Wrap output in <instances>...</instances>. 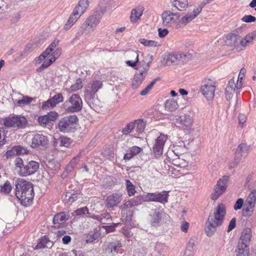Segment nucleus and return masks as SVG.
I'll list each match as a JSON object with an SVG mask.
<instances>
[{"label":"nucleus","instance_id":"obj_12","mask_svg":"<svg viewBox=\"0 0 256 256\" xmlns=\"http://www.w3.org/2000/svg\"><path fill=\"white\" fill-rule=\"evenodd\" d=\"M214 84L208 80L201 86L200 90L208 101H211L214 97L215 91Z\"/></svg>","mask_w":256,"mask_h":256},{"label":"nucleus","instance_id":"obj_34","mask_svg":"<svg viewBox=\"0 0 256 256\" xmlns=\"http://www.w3.org/2000/svg\"><path fill=\"white\" fill-rule=\"evenodd\" d=\"M164 106L165 110L169 112H174L178 107L176 100L173 98L167 100Z\"/></svg>","mask_w":256,"mask_h":256},{"label":"nucleus","instance_id":"obj_16","mask_svg":"<svg viewBox=\"0 0 256 256\" xmlns=\"http://www.w3.org/2000/svg\"><path fill=\"white\" fill-rule=\"evenodd\" d=\"M168 136L160 134L156 140L153 146V150L156 156H160L162 154L164 146Z\"/></svg>","mask_w":256,"mask_h":256},{"label":"nucleus","instance_id":"obj_44","mask_svg":"<svg viewBox=\"0 0 256 256\" xmlns=\"http://www.w3.org/2000/svg\"><path fill=\"white\" fill-rule=\"evenodd\" d=\"M130 54L136 58V60L134 62H132V60H128L126 63L129 66H131L132 68H134L137 63L138 62V54L135 51H132L130 52Z\"/></svg>","mask_w":256,"mask_h":256},{"label":"nucleus","instance_id":"obj_10","mask_svg":"<svg viewBox=\"0 0 256 256\" xmlns=\"http://www.w3.org/2000/svg\"><path fill=\"white\" fill-rule=\"evenodd\" d=\"M116 4L115 0H101L96 10L103 16L106 12H110Z\"/></svg>","mask_w":256,"mask_h":256},{"label":"nucleus","instance_id":"obj_9","mask_svg":"<svg viewBox=\"0 0 256 256\" xmlns=\"http://www.w3.org/2000/svg\"><path fill=\"white\" fill-rule=\"evenodd\" d=\"M228 178L229 176H224L218 181L216 184L214 186V192L210 195L212 200H216L226 190Z\"/></svg>","mask_w":256,"mask_h":256},{"label":"nucleus","instance_id":"obj_45","mask_svg":"<svg viewBox=\"0 0 256 256\" xmlns=\"http://www.w3.org/2000/svg\"><path fill=\"white\" fill-rule=\"evenodd\" d=\"M158 80V78H155L154 80L150 84H148L146 87L140 93V94L141 96H146L148 94V93L150 92V90H152V88L153 87L154 85L156 83V82Z\"/></svg>","mask_w":256,"mask_h":256},{"label":"nucleus","instance_id":"obj_11","mask_svg":"<svg viewBox=\"0 0 256 256\" xmlns=\"http://www.w3.org/2000/svg\"><path fill=\"white\" fill-rule=\"evenodd\" d=\"M162 24L164 26H170L179 18V13L166 10L162 14Z\"/></svg>","mask_w":256,"mask_h":256},{"label":"nucleus","instance_id":"obj_4","mask_svg":"<svg viewBox=\"0 0 256 256\" xmlns=\"http://www.w3.org/2000/svg\"><path fill=\"white\" fill-rule=\"evenodd\" d=\"M88 4L89 2L88 0H80L78 2L64 26V30H68L72 28L84 13L86 10L88 8Z\"/></svg>","mask_w":256,"mask_h":256},{"label":"nucleus","instance_id":"obj_58","mask_svg":"<svg viewBox=\"0 0 256 256\" xmlns=\"http://www.w3.org/2000/svg\"><path fill=\"white\" fill-rule=\"evenodd\" d=\"M74 213L76 215L80 216L85 214H86L88 213V210L86 207H84L80 208H78L74 211Z\"/></svg>","mask_w":256,"mask_h":256},{"label":"nucleus","instance_id":"obj_56","mask_svg":"<svg viewBox=\"0 0 256 256\" xmlns=\"http://www.w3.org/2000/svg\"><path fill=\"white\" fill-rule=\"evenodd\" d=\"M242 20L245 22H255L256 18L252 15H246L242 18Z\"/></svg>","mask_w":256,"mask_h":256},{"label":"nucleus","instance_id":"obj_63","mask_svg":"<svg viewBox=\"0 0 256 256\" xmlns=\"http://www.w3.org/2000/svg\"><path fill=\"white\" fill-rule=\"evenodd\" d=\"M46 116L50 122H52L56 119L58 116V114L55 112H49L48 114H46Z\"/></svg>","mask_w":256,"mask_h":256},{"label":"nucleus","instance_id":"obj_35","mask_svg":"<svg viewBox=\"0 0 256 256\" xmlns=\"http://www.w3.org/2000/svg\"><path fill=\"white\" fill-rule=\"evenodd\" d=\"M70 144V138L65 136H60L58 138L56 139L54 142L55 146L59 145L62 146L68 147Z\"/></svg>","mask_w":256,"mask_h":256},{"label":"nucleus","instance_id":"obj_22","mask_svg":"<svg viewBox=\"0 0 256 256\" xmlns=\"http://www.w3.org/2000/svg\"><path fill=\"white\" fill-rule=\"evenodd\" d=\"M168 192L163 191L161 192L152 193V202H158L162 204H166L168 202Z\"/></svg>","mask_w":256,"mask_h":256},{"label":"nucleus","instance_id":"obj_54","mask_svg":"<svg viewBox=\"0 0 256 256\" xmlns=\"http://www.w3.org/2000/svg\"><path fill=\"white\" fill-rule=\"evenodd\" d=\"M14 147L16 151V154L17 155L26 154L28 153V150L21 146H16Z\"/></svg>","mask_w":256,"mask_h":256},{"label":"nucleus","instance_id":"obj_21","mask_svg":"<svg viewBox=\"0 0 256 256\" xmlns=\"http://www.w3.org/2000/svg\"><path fill=\"white\" fill-rule=\"evenodd\" d=\"M147 74V70H139V72L134 74L132 82V86L134 88H138L144 80Z\"/></svg>","mask_w":256,"mask_h":256},{"label":"nucleus","instance_id":"obj_42","mask_svg":"<svg viewBox=\"0 0 256 256\" xmlns=\"http://www.w3.org/2000/svg\"><path fill=\"white\" fill-rule=\"evenodd\" d=\"M33 98L30 97L28 96H23L22 100H16V102L18 106H22L25 104H30Z\"/></svg>","mask_w":256,"mask_h":256},{"label":"nucleus","instance_id":"obj_14","mask_svg":"<svg viewBox=\"0 0 256 256\" xmlns=\"http://www.w3.org/2000/svg\"><path fill=\"white\" fill-rule=\"evenodd\" d=\"M31 147L34 148L46 147L48 144L46 136L42 134H36L32 138Z\"/></svg>","mask_w":256,"mask_h":256},{"label":"nucleus","instance_id":"obj_3","mask_svg":"<svg viewBox=\"0 0 256 256\" xmlns=\"http://www.w3.org/2000/svg\"><path fill=\"white\" fill-rule=\"evenodd\" d=\"M102 86V82L96 80L88 84L86 88L84 99L92 108H94L98 103L96 93Z\"/></svg>","mask_w":256,"mask_h":256},{"label":"nucleus","instance_id":"obj_2","mask_svg":"<svg viewBox=\"0 0 256 256\" xmlns=\"http://www.w3.org/2000/svg\"><path fill=\"white\" fill-rule=\"evenodd\" d=\"M16 196L21 201L29 202L34 196L33 185L26 181H18L16 185Z\"/></svg>","mask_w":256,"mask_h":256},{"label":"nucleus","instance_id":"obj_64","mask_svg":"<svg viewBox=\"0 0 256 256\" xmlns=\"http://www.w3.org/2000/svg\"><path fill=\"white\" fill-rule=\"evenodd\" d=\"M247 198L256 202V189H254L250 192Z\"/></svg>","mask_w":256,"mask_h":256},{"label":"nucleus","instance_id":"obj_30","mask_svg":"<svg viewBox=\"0 0 256 256\" xmlns=\"http://www.w3.org/2000/svg\"><path fill=\"white\" fill-rule=\"evenodd\" d=\"M94 218L98 220L102 224L107 225L112 223V219L108 213H104L100 216H94Z\"/></svg>","mask_w":256,"mask_h":256},{"label":"nucleus","instance_id":"obj_13","mask_svg":"<svg viewBox=\"0 0 256 256\" xmlns=\"http://www.w3.org/2000/svg\"><path fill=\"white\" fill-rule=\"evenodd\" d=\"M122 246L120 240L108 239L105 243V250L108 254H118L119 249Z\"/></svg>","mask_w":256,"mask_h":256},{"label":"nucleus","instance_id":"obj_28","mask_svg":"<svg viewBox=\"0 0 256 256\" xmlns=\"http://www.w3.org/2000/svg\"><path fill=\"white\" fill-rule=\"evenodd\" d=\"M80 194V192L78 190L66 192L64 196H63V201L65 204H72L77 200Z\"/></svg>","mask_w":256,"mask_h":256},{"label":"nucleus","instance_id":"obj_8","mask_svg":"<svg viewBox=\"0 0 256 256\" xmlns=\"http://www.w3.org/2000/svg\"><path fill=\"white\" fill-rule=\"evenodd\" d=\"M26 120L24 116H12L3 118L1 122L6 127H18L22 128L26 123Z\"/></svg>","mask_w":256,"mask_h":256},{"label":"nucleus","instance_id":"obj_26","mask_svg":"<svg viewBox=\"0 0 256 256\" xmlns=\"http://www.w3.org/2000/svg\"><path fill=\"white\" fill-rule=\"evenodd\" d=\"M250 245L238 243L235 250L236 256H248L250 254Z\"/></svg>","mask_w":256,"mask_h":256},{"label":"nucleus","instance_id":"obj_38","mask_svg":"<svg viewBox=\"0 0 256 256\" xmlns=\"http://www.w3.org/2000/svg\"><path fill=\"white\" fill-rule=\"evenodd\" d=\"M139 42L146 46L156 47L160 46V44L158 42L152 40H148L145 38L140 39Z\"/></svg>","mask_w":256,"mask_h":256},{"label":"nucleus","instance_id":"obj_51","mask_svg":"<svg viewBox=\"0 0 256 256\" xmlns=\"http://www.w3.org/2000/svg\"><path fill=\"white\" fill-rule=\"evenodd\" d=\"M55 106L52 100L48 99L47 101L44 102L42 106V109L43 110H48Z\"/></svg>","mask_w":256,"mask_h":256},{"label":"nucleus","instance_id":"obj_50","mask_svg":"<svg viewBox=\"0 0 256 256\" xmlns=\"http://www.w3.org/2000/svg\"><path fill=\"white\" fill-rule=\"evenodd\" d=\"M254 208V207L244 206L242 215L244 216H250L253 212Z\"/></svg>","mask_w":256,"mask_h":256},{"label":"nucleus","instance_id":"obj_27","mask_svg":"<svg viewBox=\"0 0 256 256\" xmlns=\"http://www.w3.org/2000/svg\"><path fill=\"white\" fill-rule=\"evenodd\" d=\"M144 10L142 6H138L132 9L130 16V21L132 23H136L139 20L143 14Z\"/></svg>","mask_w":256,"mask_h":256},{"label":"nucleus","instance_id":"obj_18","mask_svg":"<svg viewBox=\"0 0 256 256\" xmlns=\"http://www.w3.org/2000/svg\"><path fill=\"white\" fill-rule=\"evenodd\" d=\"M149 215L151 225L152 226H158L162 218V214L160 212V209L156 208L151 210Z\"/></svg>","mask_w":256,"mask_h":256},{"label":"nucleus","instance_id":"obj_53","mask_svg":"<svg viewBox=\"0 0 256 256\" xmlns=\"http://www.w3.org/2000/svg\"><path fill=\"white\" fill-rule=\"evenodd\" d=\"M172 164L177 166L184 167L186 162L184 160L178 157L172 160Z\"/></svg>","mask_w":256,"mask_h":256},{"label":"nucleus","instance_id":"obj_32","mask_svg":"<svg viewBox=\"0 0 256 256\" xmlns=\"http://www.w3.org/2000/svg\"><path fill=\"white\" fill-rule=\"evenodd\" d=\"M142 149L138 146H134L130 148L124 154V160H130L133 156L139 154Z\"/></svg>","mask_w":256,"mask_h":256},{"label":"nucleus","instance_id":"obj_62","mask_svg":"<svg viewBox=\"0 0 256 256\" xmlns=\"http://www.w3.org/2000/svg\"><path fill=\"white\" fill-rule=\"evenodd\" d=\"M98 237V233L90 235L89 236H87L86 242L87 243H91L96 240Z\"/></svg>","mask_w":256,"mask_h":256},{"label":"nucleus","instance_id":"obj_60","mask_svg":"<svg viewBox=\"0 0 256 256\" xmlns=\"http://www.w3.org/2000/svg\"><path fill=\"white\" fill-rule=\"evenodd\" d=\"M8 8V0H0V13H2Z\"/></svg>","mask_w":256,"mask_h":256},{"label":"nucleus","instance_id":"obj_48","mask_svg":"<svg viewBox=\"0 0 256 256\" xmlns=\"http://www.w3.org/2000/svg\"><path fill=\"white\" fill-rule=\"evenodd\" d=\"M135 127L136 126L134 122L129 123L122 129V132L124 134H128L130 133Z\"/></svg>","mask_w":256,"mask_h":256},{"label":"nucleus","instance_id":"obj_33","mask_svg":"<svg viewBox=\"0 0 256 256\" xmlns=\"http://www.w3.org/2000/svg\"><path fill=\"white\" fill-rule=\"evenodd\" d=\"M250 149V146H248L245 143H242L238 146L235 154L238 157V159H240L242 156L243 154L246 153L248 152Z\"/></svg>","mask_w":256,"mask_h":256},{"label":"nucleus","instance_id":"obj_17","mask_svg":"<svg viewBox=\"0 0 256 256\" xmlns=\"http://www.w3.org/2000/svg\"><path fill=\"white\" fill-rule=\"evenodd\" d=\"M102 17V16L96 10L94 14L89 16L86 20L84 22L87 23L86 24H88L89 27L94 30L96 26L100 23Z\"/></svg>","mask_w":256,"mask_h":256},{"label":"nucleus","instance_id":"obj_7","mask_svg":"<svg viewBox=\"0 0 256 256\" xmlns=\"http://www.w3.org/2000/svg\"><path fill=\"white\" fill-rule=\"evenodd\" d=\"M65 108L70 112H78L82 107V102L78 94H73L68 100L64 102Z\"/></svg>","mask_w":256,"mask_h":256},{"label":"nucleus","instance_id":"obj_46","mask_svg":"<svg viewBox=\"0 0 256 256\" xmlns=\"http://www.w3.org/2000/svg\"><path fill=\"white\" fill-rule=\"evenodd\" d=\"M0 191L1 192L5 194H9L12 189V186H11L10 182L8 181H6L2 186H0Z\"/></svg>","mask_w":256,"mask_h":256},{"label":"nucleus","instance_id":"obj_40","mask_svg":"<svg viewBox=\"0 0 256 256\" xmlns=\"http://www.w3.org/2000/svg\"><path fill=\"white\" fill-rule=\"evenodd\" d=\"M126 184L128 195L130 196H134L136 192L135 190V186L128 180H126Z\"/></svg>","mask_w":256,"mask_h":256},{"label":"nucleus","instance_id":"obj_59","mask_svg":"<svg viewBox=\"0 0 256 256\" xmlns=\"http://www.w3.org/2000/svg\"><path fill=\"white\" fill-rule=\"evenodd\" d=\"M195 242H196L195 238H190L187 244V246H186V248H188L194 252V247L196 246Z\"/></svg>","mask_w":256,"mask_h":256},{"label":"nucleus","instance_id":"obj_36","mask_svg":"<svg viewBox=\"0 0 256 256\" xmlns=\"http://www.w3.org/2000/svg\"><path fill=\"white\" fill-rule=\"evenodd\" d=\"M86 24L87 23H86L84 22L80 26L78 32V34L80 36L84 34H88L94 32V30L92 28H91L89 27V26Z\"/></svg>","mask_w":256,"mask_h":256},{"label":"nucleus","instance_id":"obj_52","mask_svg":"<svg viewBox=\"0 0 256 256\" xmlns=\"http://www.w3.org/2000/svg\"><path fill=\"white\" fill-rule=\"evenodd\" d=\"M82 80H78L74 84L71 86L70 90L72 92H76L82 88Z\"/></svg>","mask_w":256,"mask_h":256},{"label":"nucleus","instance_id":"obj_15","mask_svg":"<svg viewBox=\"0 0 256 256\" xmlns=\"http://www.w3.org/2000/svg\"><path fill=\"white\" fill-rule=\"evenodd\" d=\"M192 12L193 14H188L182 17L176 24V28H180L186 26L200 14V10L199 8L194 9Z\"/></svg>","mask_w":256,"mask_h":256},{"label":"nucleus","instance_id":"obj_31","mask_svg":"<svg viewBox=\"0 0 256 256\" xmlns=\"http://www.w3.org/2000/svg\"><path fill=\"white\" fill-rule=\"evenodd\" d=\"M26 160H22V159L20 157H17L14 160V164L16 166V168L17 171L18 172V174L20 176H24V168H25L26 166Z\"/></svg>","mask_w":256,"mask_h":256},{"label":"nucleus","instance_id":"obj_29","mask_svg":"<svg viewBox=\"0 0 256 256\" xmlns=\"http://www.w3.org/2000/svg\"><path fill=\"white\" fill-rule=\"evenodd\" d=\"M168 4L176 10L182 11L188 6L187 0H168Z\"/></svg>","mask_w":256,"mask_h":256},{"label":"nucleus","instance_id":"obj_25","mask_svg":"<svg viewBox=\"0 0 256 256\" xmlns=\"http://www.w3.org/2000/svg\"><path fill=\"white\" fill-rule=\"evenodd\" d=\"M70 215L65 212H62L56 214L53 218V223L56 226L64 224L70 218Z\"/></svg>","mask_w":256,"mask_h":256},{"label":"nucleus","instance_id":"obj_23","mask_svg":"<svg viewBox=\"0 0 256 256\" xmlns=\"http://www.w3.org/2000/svg\"><path fill=\"white\" fill-rule=\"evenodd\" d=\"M122 200L121 195L118 194H113L107 197L106 205L108 208H113L117 206Z\"/></svg>","mask_w":256,"mask_h":256},{"label":"nucleus","instance_id":"obj_61","mask_svg":"<svg viewBox=\"0 0 256 256\" xmlns=\"http://www.w3.org/2000/svg\"><path fill=\"white\" fill-rule=\"evenodd\" d=\"M243 204H244L243 199L242 198H238L236 200V202L234 206V209L235 210H238L241 209L243 206Z\"/></svg>","mask_w":256,"mask_h":256},{"label":"nucleus","instance_id":"obj_49","mask_svg":"<svg viewBox=\"0 0 256 256\" xmlns=\"http://www.w3.org/2000/svg\"><path fill=\"white\" fill-rule=\"evenodd\" d=\"M236 88V84L234 80H230L226 88V92H234Z\"/></svg>","mask_w":256,"mask_h":256},{"label":"nucleus","instance_id":"obj_47","mask_svg":"<svg viewBox=\"0 0 256 256\" xmlns=\"http://www.w3.org/2000/svg\"><path fill=\"white\" fill-rule=\"evenodd\" d=\"M38 122L39 124L42 126L48 125L51 122L46 115L40 116L38 118Z\"/></svg>","mask_w":256,"mask_h":256},{"label":"nucleus","instance_id":"obj_6","mask_svg":"<svg viewBox=\"0 0 256 256\" xmlns=\"http://www.w3.org/2000/svg\"><path fill=\"white\" fill-rule=\"evenodd\" d=\"M78 120V118L75 115L64 117L58 122V128L63 132H69L74 131Z\"/></svg>","mask_w":256,"mask_h":256},{"label":"nucleus","instance_id":"obj_20","mask_svg":"<svg viewBox=\"0 0 256 256\" xmlns=\"http://www.w3.org/2000/svg\"><path fill=\"white\" fill-rule=\"evenodd\" d=\"M176 117V120H179L180 124L188 128L192 127L193 123V120L192 117L190 116V112H187L182 116H177Z\"/></svg>","mask_w":256,"mask_h":256},{"label":"nucleus","instance_id":"obj_19","mask_svg":"<svg viewBox=\"0 0 256 256\" xmlns=\"http://www.w3.org/2000/svg\"><path fill=\"white\" fill-rule=\"evenodd\" d=\"M25 168H24V176H30L34 174L36 172L39 168L38 162L30 160V162L26 161Z\"/></svg>","mask_w":256,"mask_h":256},{"label":"nucleus","instance_id":"obj_43","mask_svg":"<svg viewBox=\"0 0 256 256\" xmlns=\"http://www.w3.org/2000/svg\"><path fill=\"white\" fill-rule=\"evenodd\" d=\"M80 155L78 154L74 158L69 162L68 164L66 167V170L68 171H72L74 166L78 164L80 160Z\"/></svg>","mask_w":256,"mask_h":256},{"label":"nucleus","instance_id":"obj_55","mask_svg":"<svg viewBox=\"0 0 256 256\" xmlns=\"http://www.w3.org/2000/svg\"><path fill=\"white\" fill-rule=\"evenodd\" d=\"M50 100L56 106L58 104L62 101L63 97L61 94H58L54 96Z\"/></svg>","mask_w":256,"mask_h":256},{"label":"nucleus","instance_id":"obj_24","mask_svg":"<svg viewBox=\"0 0 256 256\" xmlns=\"http://www.w3.org/2000/svg\"><path fill=\"white\" fill-rule=\"evenodd\" d=\"M252 237V230L250 228H245L242 232L238 243L250 245Z\"/></svg>","mask_w":256,"mask_h":256},{"label":"nucleus","instance_id":"obj_57","mask_svg":"<svg viewBox=\"0 0 256 256\" xmlns=\"http://www.w3.org/2000/svg\"><path fill=\"white\" fill-rule=\"evenodd\" d=\"M141 202H152V193H148L146 194L139 195Z\"/></svg>","mask_w":256,"mask_h":256},{"label":"nucleus","instance_id":"obj_1","mask_svg":"<svg viewBox=\"0 0 256 256\" xmlns=\"http://www.w3.org/2000/svg\"><path fill=\"white\" fill-rule=\"evenodd\" d=\"M226 214V206L222 203L217 206L213 213L210 214L205 228L207 236H212L216 230V228L222 224Z\"/></svg>","mask_w":256,"mask_h":256},{"label":"nucleus","instance_id":"obj_41","mask_svg":"<svg viewBox=\"0 0 256 256\" xmlns=\"http://www.w3.org/2000/svg\"><path fill=\"white\" fill-rule=\"evenodd\" d=\"M183 56H184L180 54H170L168 60L171 62L172 63L178 64L180 62Z\"/></svg>","mask_w":256,"mask_h":256},{"label":"nucleus","instance_id":"obj_39","mask_svg":"<svg viewBox=\"0 0 256 256\" xmlns=\"http://www.w3.org/2000/svg\"><path fill=\"white\" fill-rule=\"evenodd\" d=\"M54 62H55L54 58H50V59L45 60L43 64L36 69L37 72H42L44 69L47 68Z\"/></svg>","mask_w":256,"mask_h":256},{"label":"nucleus","instance_id":"obj_37","mask_svg":"<svg viewBox=\"0 0 256 256\" xmlns=\"http://www.w3.org/2000/svg\"><path fill=\"white\" fill-rule=\"evenodd\" d=\"M134 124L136 126V132L139 133H142L144 132L145 126H146V122H144L142 120H138L134 122Z\"/></svg>","mask_w":256,"mask_h":256},{"label":"nucleus","instance_id":"obj_5","mask_svg":"<svg viewBox=\"0 0 256 256\" xmlns=\"http://www.w3.org/2000/svg\"><path fill=\"white\" fill-rule=\"evenodd\" d=\"M238 40L242 46H249L253 42H256V30L248 34L244 38L240 40V36L234 34H228L226 36L225 43L227 46H235L238 43Z\"/></svg>","mask_w":256,"mask_h":256}]
</instances>
